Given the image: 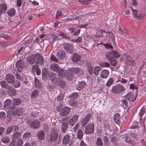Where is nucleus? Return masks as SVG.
<instances>
[{"instance_id": "1", "label": "nucleus", "mask_w": 146, "mask_h": 146, "mask_svg": "<svg viewBox=\"0 0 146 146\" xmlns=\"http://www.w3.org/2000/svg\"><path fill=\"white\" fill-rule=\"evenodd\" d=\"M58 121L61 124V129L63 133H65L68 129V125L67 123L68 118H63L62 117H59L58 119Z\"/></svg>"}, {"instance_id": "2", "label": "nucleus", "mask_w": 146, "mask_h": 146, "mask_svg": "<svg viewBox=\"0 0 146 146\" xmlns=\"http://www.w3.org/2000/svg\"><path fill=\"white\" fill-rule=\"evenodd\" d=\"M42 76L44 77L48 76L49 79L52 84H56L58 80H59V78H56V74L52 72L48 73L47 71L44 72L42 71Z\"/></svg>"}, {"instance_id": "3", "label": "nucleus", "mask_w": 146, "mask_h": 146, "mask_svg": "<svg viewBox=\"0 0 146 146\" xmlns=\"http://www.w3.org/2000/svg\"><path fill=\"white\" fill-rule=\"evenodd\" d=\"M125 90V88L123 85L118 84L113 86L111 91L112 93L117 94L121 93Z\"/></svg>"}, {"instance_id": "4", "label": "nucleus", "mask_w": 146, "mask_h": 146, "mask_svg": "<svg viewBox=\"0 0 146 146\" xmlns=\"http://www.w3.org/2000/svg\"><path fill=\"white\" fill-rule=\"evenodd\" d=\"M125 64L130 66H134L135 62L133 58L128 55H125L123 58Z\"/></svg>"}, {"instance_id": "5", "label": "nucleus", "mask_w": 146, "mask_h": 146, "mask_svg": "<svg viewBox=\"0 0 146 146\" xmlns=\"http://www.w3.org/2000/svg\"><path fill=\"white\" fill-rule=\"evenodd\" d=\"M94 127L93 124H89L85 127V130L84 133L87 134H90L94 133Z\"/></svg>"}, {"instance_id": "6", "label": "nucleus", "mask_w": 146, "mask_h": 146, "mask_svg": "<svg viewBox=\"0 0 146 146\" xmlns=\"http://www.w3.org/2000/svg\"><path fill=\"white\" fill-rule=\"evenodd\" d=\"M16 66L17 68L18 71L21 72L22 71V69L25 67L24 62L21 59H20L16 63Z\"/></svg>"}, {"instance_id": "7", "label": "nucleus", "mask_w": 146, "mask_h": 146, "mask_svg": "<svg viewBox=\"0 0 146 146\" xmlns=\"http://www.w3.org/2000/svg\"><path fill=\"white\" fill-rule=\"evenodd\" d=\"M36 55L35 54H32L27 58V62L31 64H33L36 61Z\"/></svg>"}, {"instance_id": "8", "label": "nucleus", "mask_w": 146, "mask_h": 146, "mask_svg": "<svg viewBox=\"0 0 146 146\" xmlns=\"http://www.w3.org/2000/svg\"><path fill=\"white\" fill-rule=\"evenodd\" d=\"M79 116L78 115H74L71 118L68 122L69 125L73 126L75 124L78 120Z\"/></svg>"}, {"instance_id": "9", "label": "nucleus", "mask_w": 146, "mask_h": 146, "mask_svg": "<svg viewBox=\"0 0 146 146\" xmlns=\"http://www.w3.org/2000/svg\"><path fill=\"white\" fill-rule=\"evenodd\" d=\"M91 115L90 114H87L85 118H84L82 120L81 122V126L84 127L89 122L90 119L91 118Z\"/></svg>"}, {"instance_id": "10", "label": "nucleus", "mask_w": 146, "mask_h": 146, "mask_svg": "<svg viewBox=\"0 0 146 146\" xmlns=\"http://www.w3.org/2000/svg\"><path fill=\"white\" fill-rule=\"evenodd\" d=\"M36 63L37 64H40L41 65H43L44 62V58L43 56L40 54L37 53L36 54Z\"/></svg>"}, {"instance_id": "11", "label": "nucleus", "mask_w": 146, "mask_h": 146, "mask_svg": "<svg viewBox=\"0 0 146 146\" xmlns=\"http://www.w3.org/2000/svg\"><path fill=\"white\" fill-rule=\"evenodd\" d=\"M24 112V110L23 108H18L12 112L13 115H17L20 116L22 115Z\"/></svg>"}, {"instance_id": "12", "label": "nucleus", "mask_w": 146, "mask_h": 146, "mask_svg": "<svg viewBox=\"0 0 146 146\" xmlns=\"http://www.w3.org/2000/svg\"><path fill=\"white\" fill-rule=\"evenodd\" d=\"M15 80L14 76L12 74H8L6 76L5 80L9 84H11L14 83Z\"/></svg>"}, {"instance_id": "13", "label": "nucleus", "mask_w": 146, "mask_h": 146, "mask_svg": "<svg viewBox=\"0 0 146 146\" xmlns=\"http://www.w3.org/2000/svg\"><path fill=\"white\" fill-rule=\"evenodd\" d=\"M70 108L67 107L63 108L61 110L60 115L63 116H67L70 111Z\"/></svg>"}, {"instance_id": "14", "label": "nucleus", "mask_w": 146, "mask_h": 146, "mask_svg": "<svg viewBox=\"0 0 146 146\" xmlns=\"http://www.w3.org/2000/svg\"><path fill=\"white\" fill-rule=\"evenodd\" d=\"M63 46L65 50L68 53H71L73 50V46L70 44L64 43Z\"/></svg>"}, {"instance_id": "15", "label": "nucleus", "mask_w": 146, "mask_h": 146, "mask_svg": "<svg viewBox=\"0 0 146 146\" xmlns=\"http://www.w3.org/2000/svg\"><path fill=\"white\" fill-rule=\"evenodd\" d=\"M134 95L131 92H129L125 96V99L129 101H134L136 99V97L134 98Z\"/></svg>"}, {"instance_id": "16", "label": "nucleus", "mask_w": 146, "mask_h": 146, "mask_svg": "<svg viewBox=\"0 0 146 146\" xmlns=\"http://www.w3.org/2000/svg\"><path fill=\"white\" fill-rule=\"evenodd\" d=\"M50 69L54 72H57L60 69L59 65L56 63L52 64L50 65Z\"/></svg>"}, {"instance_id": "17", "label": "nucleus", "mask_w": 146, "mask_h": 146, "mask_svg": "<svg viewBox=\"0 0 146 146\" xmlns=\"http://www.w3.org/2000/svg\"><path fill=\"white\" fill-rule=\"evenodd\" d=\"M8 93L11 96H15L17 93L16 90L13 87L9 86L8 89Z\"/></svg>"}, {"instance_id": "18", "label": "nucleus", "mask_w": 146, "mask_h": 146, "mask_svg": "<svg viewBox=\"0 0 146 146\" xmlns=\"http://www.w3.org/2000/svg\"><path fill=\"white\" fill-rule=\"evenodd\" d=\"M31 127L33 128H37L40 127L39 122L37 120H35L31 123Z\"/></svg>"}, {"instance_id": "19", "label": "nucleus", "mask_w": 146, "mask_h": 146, "mask_svg": "<svg viewBox=\"0 0 146 146\" xmlns=\"http://www.w3.org/2000/svg\"><path fill=\"white\" fill-rule=\"evenodd\" d=\"M65 52L64 50H59L57 52V56L60 59H63L65 58Z\"/></svg>"}, {"instance_id": "20", "label": "nucleus", "mask_w": 146, "mask_h": 146, "mask_svg": "<svg viewBox=\"0 0 146 146\" xmlns=\"http://www.w3.org/2000/svg\"><path fill=\"white\" fill-rule=\"evenodd\" d=\"M113 120L116 123L119 124L120 123V115L117 113L114 115L113 117Z\"/></svg>"}, {"instance_id": "21", "label": "nucleus", "mask_w": 146, "mask_h": 146, "mask_svg": "<svg viewBox=\"0 0 146 146\" xmlns=\"http://www.w3.org/2000/svg\"><path fill=\"white\" fill-rule=\"evenodd\" d=\"M109 75V71L106 70H103L102 71L100 76L102 78H106Z\"/></svg>"}, {"instance_id": "22", "label": "nucleus", "mask_w": 146, "mask_h": 146, "mask_svg": "<svg viewBox=\"0 0 146 146\" xmlns=\"http://www.w3.org/2000/svg\"><path fill=\"white\" fill-rule=\"evenodd\" d=\"M70 139V136L68 135H66L64 137L62 141V143L64 145L68 144L69 142Z\"/></svg>"}, {"instance_id": "23", "label": "nucleus", "mask_w": 146, "mask_h": 146, "mask_svg": "<svg viewBox=\"0 0 146 146\" xmlns=\"http://www.w3.org/2000/svg\"><path fill=\"white\" fill-rule=\"evenodd\" d=\"M80 58V55L78 54L75 53L72 55V60L75 62H77Z\"/></svg>"}, {"instance_id": "24", "label": "nucleus", "mask_w": 146, "mask_h": 146, "mask_svg": "<svg viewBox=\"0 0 146 146\" xmlns=\"http://www.w3.org/2000/svg\"><path fill=\"white\" fill-rule=\"evenodd\" d=\"M37 135L39 139L43 140L44 139V133L42 131L40 130L38 131Z\"/></svg>"}, {"instance_id": "25", "label": "nucleus", "mask_w": 146, "mask_h": 146, "mask_svg": "<svg viewBox=\"0 0 146 146\" xmlns=\"http://www.w3.org/2000/svg\"><path fill=\"white\" fill-rule=\"evenodd\" d=\"M85 85V82H79L76 86V89L78 90H80L84 87Z\"/></svg>"}, {"instance_id": "26", "label": "nucleus", "mask_w": 146, "mask_h": 146, "mask_svg": "<svg viewBox=\"0 0 146 146\" xmlns=\"http://www.w3.org/2000/svg\"><path fill=\"white\" fill-rule=\"evenodd\" d=\"M58 134L56 133L52 132L50 135V141H55L57 138Z\"/></svg>"}, {"instance_id": "27", "label": "nucleus", "mask_w": 146, "mask_h": 146, "mask_svg": "<svg viewBox=\"0 0 146 146\" xmlns=\"http://www.w3.org/2000/svg\"><path fill=\"white\" fill-rule=\"evenodd\" d=\"M7 13L10 17L13 16L15 13V10L13 8L9 9L7 11Z\"/></svg>"}, {"instance_id": "28", "label": "nucleus", "mask_w": 146, "mask_h": 146, "mask_svg": "<svg viewBox=\"0 0 146 146\" xmlns=\"http://www.w3.org/2000/svg\"><path fill=\"white\" fill-rule=\"evenodd\" d=\"M57 84L60 86V87L62 88H63L65 87L66 85L65 82L61 80V79L59 78V80H58L56 83Z\"/></svg>"}, {"instance_id": "29", "label": "nucleus", "mask_w": 146, "mask_h": 146, "mask_svg": "<svg viewBox=\"0 0 146 146\" xmlns=\"http://www.w3.org/2000/svg\"><path fill=\"white\" fill-rule=\"evenodd\" d=\"M0 84L2 87L6 89H8L10 86L4 80H2L0 82Z\"/></svg>"}, {"instance_id": "30", "label": "nucleus", "mask_w": 146, "mask_h": 146, "mask_svg": "<svg viewBox=\"0 0 146 146\" xmlns=\"http://www.w3.org/2000/svg\"><path fill=\"white\" fill-rule=\"evenodd\" d=\"M83 137V131L82 129H80L77 132V138L79 139H82Z\"/></svg>"}, {"instance_id": "31", "label": "nucleus", "mask_w": 146, "mask_h": 146, "mask_svg": "<svg viewBox=\"0 0 146 146\" xmlns=\"http://www.w3.org/2000/svg\"><path fill=\"white\" fill-rule=\"evenodd\" d=\"M96 145L97 146H103V143L100 137H99L97 138L96 143Z\"/></svg>"}, {"instance_id": "32", "label": "nucleus", "mask_w": 146, "mask_h": 146, "mask_svg": "<svg viewBox=\"0 0 146 146\" xmlns=\"http://www.w3.org/2000/svg\"><path fill=\"white\" fill-rule=\"evenodd\" d=\"M57 72H58L59 76L61 77H64V76L66 75V71L65 72L62 68L59 70Z\"/></svg>"}, {"instance_id": "33", "label": "nucleus", "mask_w": 146, "mask_h": 146, "mask_svg": "<svg viewBox=\"0 0 146 146\" xmlns=\"http://www.w3.org/2000/svg\"><path fill=\"white\" fill-rule=\"evenodd\" d=\"M57 34L63 38H65L68 39H69L70 38V37L69 36H67L65 34L63 33L58 32Z\"/></svg>"}, {"instance_id": "34", "label": "nucleus", "mask_w": 146, "mask_h": 146, "mask_svg": "<svg viewBox=\"0 0 146 146\" xmlns=\"http://www.w3.org/2000/svg\"><path fill=\"white\" fill-rule=\"evenodd\" d=\"M102 69L100 66H96L94 68V74L95 75H98L99 72Z\"/></svg>"}, {"instance_id": "35", "label": "nucleus", "mask_w": 146, "mask_h": 146, "mask_svg": "<svg viewBox=\"0 0 146 146\" xmlns=\"http://www.w3.org/2000/svg\"><path fill=\"white\" fill-rule=\"evenodd\" d=\"M108 33L109 35L110 40L113 43H114L115 41L114 35H113V34L112 33V32H111V33Z\"/></svg>"}, {"instance_id": "36", "label": "nucleus", "mask_w": 146, "mask_h": 146, "mask_svg": "<svg viewBox=\"0 0 146 146\" xmlns=\"http://www.w3.org/2000/svg\"><path fill=\"white\" fill-rule=\"evenodd\" d=\"M13 104L14 105H18L21 103V100L18 98H15L13 101Z\"/></svg>"}, {"instance_id": "37", "label": "nucleus", "mask_w": 146, "mask_h": 146, "mask_svg": "<svg viewBox=\"0 0 146 146\" xmlns=\"http://www.w3.org/2000/svg\"><path fill=\"white\" fill-rule=\"evenodd\" d=\"M1 11L2 12V11H6L7 9V5L4 3H1L0 4V5Z\"/></svg>"}, {"instance_id": "38", "label": "nucleus", "mask_w": 146, "mask_h": 146, "mask_svg": "<svg viewBox=\"0 0 146 146\" xmlns=\"http://www.w3.org/2000/svg\"><path fill=\"white\" fill-rule=\"evenodd\" d=\"M38 91L37 90H33L31 96L32 98H35L38 94Z\"/></svg>"}, {"instance_id": "39", "label": "nucleus", "mask_w": 146, "mask_h": 146, "mask_svg": "<svg viewBox=\"0 0 146 146\" xmlns=\"http://www.w3.org/2000/svg\"><path fill=\"white\" fill-rule=\"evenodd\" d=\"M76 100L75 99H73L70 98V100L69 101L70 104L73 106H75L76 104Z\"/></svg>"}, {"instance_id": "40", "label": "nucleus", "mask_w": 146, "mask_h": 146, "mask_svg": "<svg viewBox=\"0 0 146 146\" xmlns=\"http://www.w3.org/2000/svg\"><path fill=\"white\" fill-rule=\"evenodd\" d=\"M112 52L113 56L115 58H117L121 56L120 55L117 51L112 50Z\"/></svg>"}, {"instance_id": "41", "label": "nucleus", "mask_w": 146, "mask_h": 146, "mask_svg": "<svg viewBox=\"0 0 146 146\" xmlns=\"http://www.w3.org/2000/svg\"><path fill=\"white\" fill-rule=\"evenodd\" d=\"M58 36L54 34L51 35L50 36L49 39L50 40H51L52 42H53L56 39H57Z\"/></svg>"}, {"instance_id": "42", "label": "nucleus", "mask_w": 146, "mask_h": 146, "mask_svg": "<svg viewBox=\"0 0 146 146\" xmlns=\"http://www.w3.org/2000/svg\"><path fill=\"white\" fill-rule=\"evenodd\" d=\"M91 0H84L81 1L80 0H78V2H80L83 5H85L90 4Z\"/></svg>"}, {"instance_id": "43", "label": "nucleus", "mask_w": 146, "mask_h": 146, "mask_svg": "<svg viewBox=\"0 0 146 146\" xmlns=\"http://www.w3.org/2000/svg\"><path fill=\"white\" fill-rule=\"evenodd\" d=\"M114 82V80L112 78H110L108 80L106 85L108 87H109L113 84Z\"/></svg>"}, {"instance_id": "44", "label": "nucleus", "mask_w": 146, "mask_h": 146, "mask_svg": "<svg viewBox=\"0 0 146 146\" xmlns=\"http://www.w3.org/2000/svg\"><path fill=\"white\" fill-rule=\"evenodd\" d=\"M106 57L109 60H111L112 58H114L113 57V55L112 54V51L108 52L107 53Z\"/></svg>"}, {"instance_id": "45", "label": "nucleus", "mask_w": 146, "mask_h": 146, "mask_svg": "<svg viewBox=\"0 0 146 146\" xmlns=\"http://www.w3.org/2000/svg\"><path fill=\"white\" fill-rule=\"evenodd\" d=\"M100 66L104 67H109L110 64L107 62H101L100 63Z\"/></svg>"}, {"instance_id": "46", "label": "nucleus", "mask_w": 146, "mask_h": 146, "mask_svg": "<svg viewBox=\"0 0 146 146\" xmlns=\"http://www.w3.org/2000/svg\"><path fill=\"white\" fill-rule=\"evenodd\" d=\"M72 72L70 70L66 71V76L70 78L72 77Z\"/></svg>"}, {"instance_id": "47", "label": "nucleus", "mask_w": 146, "mask_h": 146, "mask_svg": "<svg viewBox=\"0 0 146 146\" xmlns=\"http://www.w3.org/2000/svg\"><path fill=\"white\" fill-rule=\"evenodd\" d=\"M74 71L75 73L78 75H79V73H80V74H83V71L81 70V69L80 68H75L74 70Z\"/></svg>"}, {"instance_id": "48", "label": "nucleus", "mask_w": 146, "mask_h": 146, "mask_svg": "<svg viewBox=\"0 0 146 146\" xmlns=\"http://www.w3.org/2000/svg\"><path fill=\"white\" fill-rule=\"evenodd\" d=\"M35 87L37 88H39L40 87V83L38 80L37 78H35Z\"/></svg>"}, {"instance_id": "49", "label": "nucleus", "mask_w": 146, "mask_h": 146, "mask_svg": "<svg viewBox=\"0 0 146 146\" xmlns=\"http://www.w3.org/2000/svg\"><path fill=\"white\" fill-rule=\"evenodd\" d=\"M78 96V94L77 93H74L70 95L69 97L73 99H76Z\"/></svg>"}, {"instance_id": "50", "label": "nucleus", "mask_w": 146, "mask_h": 146, "mask_svg": "<svg viewBox=\"0 0 146 146\" xmlns=\"http://www.w3.org/2000/svg\"><path fill=\"white\" fill-rule=\"evenodd\" d=\"M109 60L112 65L114 66L116 65L117 64V61L114 58H112L111 60Z\"/></svg>"}, {"instance_id": "51", "label": "nucleus", "mask_w": 146, "mask_h": 146, "mask_svg": "<svg viewBox=\"0 0 146 146\" xmlns=\"http://www.w3.org/2000/svg\"><path fill=\"white\" fill-rule=\"evenodd\" d=\"M22 134L19 132H17L14 133L13 136V138H17L21 136Z\"/></svg>"}, {"instance_id": "52", "label": "nucleus", "mask_w": 146, "mask_h": 146, "mask_svg": "<svg viewBox=\"0 0 146 146\" xmlns=\"http://www.w3.org/2000/svg\"><path fill=\"white\" fill-rule=\"evenodd\" d=\"M13 86L15 88H18L20 86V83L19 81L16 80L15 81V83L13 84Z\"/></svg>"}, {"instance_id": "53", "label": "nucleus", "mask_w": 146, "mask_h": 146, "mask_svg": "<svg viewBox=\"0 0 146 146\" xmlns=\"http://www.w3.org/2000/svg\"><path fill=\"white\" fill-rule=\"evenodd\" d=\"M11 100L10 99H7L5 102L4 105L5 106H9L11 103Z\"/></svg>"}, {"instance_id": "54", "label": "nucleus", "mask_w": 146, "mask_h": 146, "mask_svg": "<svg viewBox=\"0 0 146 146\" xmlns=\"http://www.w3.org/2000/svg\"><path fill=\"white\" fill-rule=\"evenodd\" d=\"M88 70V72L90 74H92L93 73V68L91 66L88 65L87 66Z\"/></svg>"}, {"instance_id": "55", "label": "nucleus", "mask_w": 146, "mask_h": 146, "mask_svg": "<svg viewBox=\"0 0 146 146\" xmlns=\"http://www.w3.org/2000/svg\"><path fill=\"white\" fill-rule=\"evenodd\" d=\"M145 109L144 108L142 107L141 108L140 111L139 113V115L140 117H142L143 114L144 113L145 111Z\"/></svg>"}, {"instance_id": "56", "label": "nucleus", "mask_w": 146, "mask_h": 146, "mask_svg": "<svg viewBox=\"0 0 146 146\" xmlns=\"http://www.w3.org/2000/svg\"><path fill=\"white\" fill-rule=\"evenodd\" d=\"M1 140L2 142L5 143H8L9 141V138L6 137L3 138Z\"/></svg>"}, {"instance_id": "57", "label": "nucleus", "mask_w": 146, "mask_h": 146, "mask_svg": "<svg viewBox=\"0 0 146 146\" xmlns=\"http://www.w3.org/2000/svg\"><path fill=\"white\" fill-rule=\"evenodd\" d=\"M144 16L145 15L143 13H138L137 15L136 16V18L140 19L143 18Z\"/></svg>"}, {"instance_id": "58", "label": "nucleus", "mask_w": 146, "mask_h": 146, "mask_svg": "<svg viewBox=\"0 0 146 146\" xmlns=\"http://www.w3.org/2000/svg\"><path fill=\"white\" fill-rule=\"evenodd\" d=\"M105 33V32L103 31H97V34L98 35V37H100L101 36H103V33Z\"/></svg>"}, {"instance_id": "59", "label": "nucleus", "mask_w": 146, "mask_h": 146, "mask_svg": "<svg viewBox=\"0 0 146 146\" xmlns=\"http://www.w3.org/2000/svg\"><path fill=\"white\" fill-rule=\"evenodd\" d=\"M38 68L37 64L36 63L35 65H32V72H35Z\"/></svg>"}, {"instance_id": "60", "label": "nucleus", "mask_w": 146, "mask_h": 146, "mask_svg": "<svg viewBox=\"0 0 146 146\" xmlns=\"http://www.w3.org/2000/svg\"><path fill=\"white\" fill-rule=\"evenodd\" d=\"M74 42H78L80 43L82 42V38L81 37H78L76 40H74Z\"/></svg>"}, {"instance_id": "61", "label": "nucleus", "mask_w": 146, "mask_h": 146, "mask_svg": "<svg viewBox=\"0 0 146 146\" xmlns=\"http://www.w3.org/2000/svg\"><path fill=\"white\" fill-rule=\"evenodd\" d=\"M31 136V134L29 133H25L23 135V138L25 139L29 138Z\"/></svg>"}, {"instance_id": "62", "label": "nucleus", "mask_w": 146, "mask_h": 146, "mask_svg": "<svg viewBox=\"0 0 146 146\" xmlns=\"http://www.w3.org/2000/svg\"><path fill=\"white\" fill-rule=\"evenodd\" d=\"M62 15V12L60 11H57L56 15V18L58 19Z\"/></svg>"}, {"instance_id": "63", "label": "nucleus", "mask_w": 146, "mask_h": 146, "mask_svg": "<svg viewBox=\"0 0 146 146\" xmlns=\"http://www.w3.org/2000/svg\"><path fill=\"white\" fill-rule=\"evenodd\" d=\"M64 96L63 95H60L57 97V101L58 102L62 101L63 99Z\"/></svg>"}, {"instance_id": "64", "label": "nucleus", "mask_w": 146, "mask_h": 146, "mask_svg": "<svg viewBox=\"0 0 146 146\" xmlns=\"http://www.w3.org/2000/svg\"><path fill=\"white\" fill-rule=\"evenodd\" d=\"M23 142L21 139L18 140L16 143V146H22Z\"/></svg>"}]
</instances>
